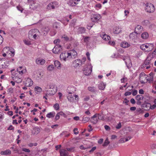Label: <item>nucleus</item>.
I'll list each match as a JSON object with an SVG mask.
<instances>
[{"instance_id": "338daca9", "label": "nucleus", "mask_w": 156, "mask_h": 156, "mask_svg": "<svg viewBox=\"0 0 156 156\" xmlns=\"http://www.w3.org/2000/svg\"><path fill=\"white\" fill-rule=\"evenodd\" d=\"M130 101L131 103L133 104H134L136 103V101L133 98H131L130 99Z\"/></svg>"}, {"instance_id": "c03bdc74", "label": "nucleus", "mask_w": 156, "mask_h": 156, "mask_svg": "<svg viewBox=\"0 0 156 156\" xmlns=\"http://www.w3.org/2000/svg\"><path fill=\"white\" fill-rule=\"evenodd\" d=\"M89 119H90L89 117H85L84 116H83V118L82 121L84 122H88Z\"/></svg>"}, {"instance_id": "a18cd8bd", "label": "nucleus", "mask_w": 156, "mask_h": 156, "mask_svg": "<svg viewBox=\"0 0 156 156\" xmlns=\"http://www.w3.org/2000/svg\"><path fill=\"white\" fill-rule=\"evenodd\" d=\"M54 66L53 65L49 66L48 67V70L49 71H52L54 69Z\"/></svg>"}, {"instance_id": "aec40b11", "label": "nucleus", "mask_w": 156, "mask_h": 156, "mask_svg": "<svg viewBox=\"0 0 156 156\" xmlns=\"http://www.w3.org/2000/svg\"><path fill=\"white\" fill-rule=\"evenodd\" d=\"M136 34L135 32L130 33L129 35L130 39L132 41L135 40L137 38Z\"/></svg>"}, {"instance_id": "37998d69", "label": "nucleus", "mask_w": 156, "mask_h": 156, "mask_svg": "<svg viewBox=\"0 0 156 156\" xmlns=\"http://www.w3.org/2000/svg\"><path fill=\"white\" fill-rule=\"evenodd\" d=\"M90 39V37H86L83 39V41L85 42L86 43H88L89 41V40Z\"/></svg>"}, {"instance_id": "ea45409f", "label": "nucleus", "mask_w": 156, "mask_h": 156, "mask_svg": "<svg viewBox=\"0 0 156 156\" xmlns=\"http://www.w3.org/2000/svg\"><path fill=\"white\" fill-rule=\"evenodd\" d=\"M143 96L141 95H138L136 96V99L138 101L143 99Z\"/></svg>"}, {"instance_id": "dca6fc26", "label": "nucleus", "mask_w": 156, "mask_h": 156, "mask_svg": "<svg viewBox=\"0 0 156 156\" xmlns=\"http://www.w3.org/2000/svg\"><path fill=\"white\" fill-rule=\"evenodd\" d=\"M31 3L30 5V8L32 9H36L38 6V4L34 2V1H33V2Z\"/></svg>"}, {"instance_id": "09e8293b", "label": "nucleus", "mask_w": 156, "mask_h": 156, "mask_svg": "<svg viewBox=\"0 0 156 156\" xmlns=\"http://www.w3.org/2000/svg\"><path fill=\"white\" fill-rule=\"evenodd\" d=\"M147 81H148L150 83L152 82L153 80V77L150 76L148 78H146Z\"/></svg>"}, {"instance_id": "473e14b6", "label": "nucleus", "mask_w": 156, "mask_h": 156, "mask_svg": "<svg viewBox=\"0 0 156 156\" xmlns=\"http://www.w3.org/2000/svg\"><path fill=\"white\" fill-rule=\"evenodd\" d=\"M54 65L55 67L58 69H59L60 68L61 64L60 62L58 61H55L54 62Z\"/></svg>"}, {"instance_id": "052dcab7", "label": "nucleus", "mask_w": 156, "mask_h": 156, "mask_svg": "<svg viewBox=\"0 0 156 156\" xmlns=\"http://www.w3.org/2000/svg\"><path fill=\"white\" fill-rule=\"evenodd\" d=\"M99 115H98V119L100 120H102L104 119V117L101 116V115L99 114Z\"/></svg>"}, {"instance_id": "f3484780", "label": "nucleus", "mask_w": 156, "mask_h": 156, "mask_svg": "<svg viewBox=\"0 0 156 156\" xmlns=\"http://www.w3.org/2000/svg\"><path fill=\"white\" fill-rule=\"evenodd\" d=\"M40 129L38 127H36L33 129L32 131V133L33 135H37L40 133Z\"/></svg>"}, {"instance_id": "0e129e2a", "label": "nucleus", "mask_w": 156, "mask_h": 156, "mask_svg": "<svg viewBox=\"0 0 156 156\" xmlns=\"http://www.w3.org/2000/svg\"><path fill=\"white\" fill-rule=\"evenodd\" d=\"M105 129L106 130H109L110 129V128L109 126L107 125H105L104 126Z\"/></svg>"}, {"instance_id": "9b49d317", "label": "nucleus", "mask_w": 156, "mask_h": 156, "mask_svg": "<svg viewBox=\"0 0 156 156\" xmlns=\"http://www.w3.org/2000/svg\"><path fill=\"white\" fill-rule=\"evenodd\" d=\"M123 60L125 61L127 68H129L131 65L129 58V57L127 56L126 58H124Z\"/></svg>"}, {"instance_id": "c9c22d12", "label": "nucleus", "mask_w": 156, "mask_h": 156, "mask_svg": "<svg viewBox=\"0 0 156 156\" xmlns=\"http://www.w3.org/2000/svg\"><path fill=\"white\" fill-rule=\"evenodd\" d=\"M136 114L137 115H138L140 114H142L144 112V111L141 109V108H137L136 111Z\"/></svg>"}, {"instance_id": "4468645a", "label": "nucleus", "mask_w": 156, "mask_h": 156, "mask_svg": "<svg viewBox=\"0 0 156 156\" xmlns=\"http://www.w3.org/2000/svg\"><path fill=\"white\" fill-rule=\"evenodd\" d=\"M92 72V68H87L83 70V73L86 75H89L91 74Z\"/></svg>"}, {"instance_id": "5701e85b", "label": "nucleus", "mask_w": 156, "mask_h": 156, "mask_svg": "<svg viewBox=\"0 0 156 156\" xmlns=\"http://www.w3.org/2000/svg\"><path fill=\"white\" fill-rule=\"evenodd\" d=\"M22 69L23 67L22 66H20L17 69V72H18L20 74L21 76L22 74L23 73H24L26 72L25 69L24 70L23 69Z\"/></svg>"}, {"instance_id": "1a4fd4ad", "label": "nucleus", "mask_w": 156, "mask_h": 156, "mask_svg": "<svg viewBox=\"0 0 156 156\" xmlns=\"http://www.w3.org/2000/svg\"><path fill=\"white\" fill-rule=\"evenodd\" d=\"M83 62L80 59H77L73 62V64L75 67H77L81 66L83 64Z\"/></svg>"}, {"instance_id": "c756f323", "label": "nucleus", "mask_w": 156, "mask_h": 156, "mask_svg": "<svg viewBox=\"0 0 156 156\" xmlns=\"http://www.w3.org/2000/svg\"><path fill=\"white\" fill-rule=\"evenodd\" d=\"M88 90L93 93H95L97 91L96 88L94 87H88Z\"/></svg>"}, {"instance_id": "2f4dec72", "label": "nucleus", "mask_w": 156, "mask_h": 156, "mask_svg": "<svg viewBox=\"0 0 156 156\" xmlns=\"http://www.w3.org/2000/svg\"><path fill=\"white\" fill-rule=\"evenodd\" d=\"M101 37L103 38V40L105 41L108 40L110 39V37L106 34H103L101 35Z\"/></svg>"}, {"instance_id": "f03ea898", "label": "nucleus", "mask_w": 156, "mask_h": 156, "mask_svg": "<svg viewBox=\"0 0 156 156\" xmlns=\"http://www.w3.org/2000/svg\"><path fill=\"white\" fill-rule=\"evenodd\" d=\"M12 78L17 83H20L22 81L21 76H18L17 73H12Z\"/></svg>"}, {"instance_id": "b1692460", "label": "nucleus", "mask_w": 156, "mask_h": 156, "mask_svg": "<svg viewBox=\"0 0 156 156\" xmlns=\"http://www.w3.org/2000/svg\"><path fill=\"white\" fill-rule=\"evenodd\" d=\"M0 154L3 155L10 154H11V151L9 149H7L4 151H2Z\"/></svg>"}, {"instance_id": "774afa93", "label": "nucleus", "mask_w": 156, "mask_h": 156, "mask_svg": "<svg viewBox=\"0 0 156 156\" xmlns=\"http://www.w3.org/2000/svg\"><path fill=\"white\" fill-rule=\"evenodd\" d=\"M14 129V127L12 125H10L8 128L7 129L8 130H12Z\"/></svg>"}, {"instance_id": "3c124183", "label": "nucleus", "mask_w": 156, "mask_h": 156, "mask_svg": "<svg viewBox=\"0 0 156 156\" xmlns=\"http://www.w3.org/2000/svg\"><path fill=\"white\" fill-rule=\"evenodd\" d=\"M125 139H126V138H125V137L122 138L119 140V143H124L125 142H126L125 141Z\"/></svg>"}, {"instance_id": "2eb2a0df", "label": "nucleus", "mask_w": 156, "mask_h": 156, "mask_svg": "<svg viewBox=\"0 0 156 156\" xmlns=\"http://www.w3.org/2000/svg\"><path fill=\"white\" fill-rule=\"evenodd\" d=\"M143 27L140 25H138L135 28L134 32L137 34H139L143 30Z\"/></svg>"}, {"instance_id": "69168bd1", "label": "nucleus", "mask_w": 156, "mask_h": 156, "mask_svg": "<svg viewBox=\"0 0 156 156\" xmlns=\"http://www.w3.org/2000/svg\"><path fill=\"white\" fill-rule=\"evenodd\" d=\"M96 147H93L91 150L89 152L90 153L92 152H93L95 150H96Z\"/></svg>"}, {"instance_id": "412c9836", "label": "nucleus", "mask_w": 156, "mask_h": 156, "mask_svg": "<svg viewBox=\"0 0 156 156\" xmlns=\"http://www.w3.org/2000/svg\"><path fill=\"white\" fill-rule=\"evenodd\" d=\"M45 60L44 59L37 58L36 60V63L38 65H43L45 62Z\"/></svg>"}, {"instance_id": "6e6d98bb", "label": "nucleus", "mask_w": 156, "mask_h": 156, "mask_svg": "<svg viewBox=\"0 0 156 156\" xmlns=\"http://www.w3.org/2000/svg\"><path fill=\"white\" fill-rule=\"evenodd\" d=\"M67 151H68L73 152L74 151V148L73 147L71 148H66Z\"/></svg>"}, {"instance_id": "e433bc0d", "label": "nucleus", "mask_w": 156, "mask_h": 156, "mask_svg": "<svg viewBox=\"0 0 156 156\" xmlns=\"http://www.w3.org/2000/svg\"><path fill=\"white\" fill-rule=\"evenodd\" d=\"M144 64L145 65H148L149 64L153 65V64L151 63V60H150L148 57L147 58H146L144 62Z\"/></svg>"}, {"instance_id": "bb28decb", "label": "nucleus", "mask_w": 156, "mask_h": 156, "mask_svg": "<svg viewBox=\"0 0 156 156\" xmlns=\"http://www.w3.org/2000/svg\"><path fill=\"white\" fill-rule=\"evenodd\" d=\"M75 0H69L68 2V4L70 6H74L77 4L75 2Z\"/></svg>"}, {"instance_id": "a19ab883", "label": "nucleus", "mask_w": 156, "mask_h": 156, "mask_svg": "<svg viewBox=\"0 0 156 156\" xmlns=\"http://www.w3.org/2000/svg\"><path fill=\"white\" fill-rule=\"evenodd\" d=\"M9 65V62H5L4 64L2 65L3 68H6Z\"/></svg>"}, {"instance_id": "72a5a7b5", "label": "nucleus", "mask_w": 156, "mask_h": 156, "mask_svg": "<svg viewBox=\"0 0 156 156\" xmlns=\"http://www.w3.org/2000/svg\"><path fill=\"white\" fill-rule=\"evenodd\" d=\"M34 89L35 92L37 94L40 93L42 91L41 88L39 87H36Z\"/></svg>"}, {"instance_id": "ddd939ff", "label": "nucleus", "mask_w": 156, "mask_h": 156, "mask_svg": "<svg viewBox=\"0 0 156 156\" xmlns=\"http://www.w3.org/2000/svg\"><path fill=\"white\" fill-rule=\"evenodd\" d=\"M98 115H99V114H96L91 117V119L90 120L91 122L92 123L94 124H95L97 123L98 121L97 117Z\"/></svg>"}, {"instance_id": "9d476101", "label": "nucleus", "mask_w": 156, "mask_h": 156, "mask_svg": "<svg viewBox=\"0 0 156 156\" xmlns=\"http://www.w3.org/2000/svg\"><path fill=\"white\" fill-rule=\"evenodd\" d=\"M61 38L62 39L63 41L65 42H69L71 41L73 38L72 37H68L67 35L65 34H63L61 36Z\"/></svg>"}, {"instance_id": "5fc2aeb1", "label": "nucleus", "mask_w": 156, "mask_h": 156, "mask_svg": "<svg viewBox=\"0 0 156 156\" xmlns=\"http://www.w3.org/2000/svg\"><path fill=\"white\" fill-rule=\"evenodd\" d=\"M22 150L23 151L29 153L30 152V151L29 149H27L25 148H23L22 149Z\"/></svg>"}, {"instance_id": "423d86ee", "label": "nucleus", "mask_w": 156, "mask_h": 156, "mask_svg": "<svg viewBox=\"0 0 156 156\" xmlns=\"http://www.w3.org/2000/svg\"><path fill=\"white\" fill-rule=\"evenodd\" d=\"M71 88H74V87H68L67 89V92L69 93V94L67 96V98L69 101L70 102H73L74 100V96L72 95L71 94H72L73 92L72 91V92H70L68 91L69 90L71 89Z\"/></svg>"}, {"instance_id": "e2e57ef3", "label": "nucleus", "mask_w": 156, "mask_h": 156, "mask_svg": "<svg viewBox=\"0 0 156 156\" xmlns=\"http://www.w3.org/2000/svg\"><path fill=\"white\" fill-rule=\"evenodd\" d=\"M58 114L59 115H63L64 117H66V115L62 112H59Z\"/></svg>"}, {"instance_id": "6ab92c4d", "label": "nucleus", "mask_w": 156, "mask_h": 156, "mask_svg": "<svg viewBox=\"0 0 156 156\" xmlns=\"http://www.w3.org/2000/svg\"><path fill=\"white\" fill-rule=\"evenodd\" d=\"M61 156H68L69 153L67 150L65 149H61L60 151Z\"/></svg>"}, {"instance_id": "6e6552de", "label": "nucleus", "mask_w": 156, "mask_h": 156, "mask_svg": "<svg viewBox=\"0 0 156 156\" xmlns=\"http://www.w3.org/2000/svg\"><path fill=\"white\" fill-rule=\"evenodd\" d=\"M68 55L70 57V59H75L77 56V53L74 50H73L70 52H68Z\"/></svg>"}, {"instance_id": "de8ad7c7", "label": "nucleus", "mask_w": 156, "mask_h": 156, "mask_svg": "<svg viewBox=\"0 0 156 156\" xmlns=\"http://www.w3.org/2000/svg\"><path fill=\"white\" fill-rule=\"evenodd\" d=\"M80 149H83V150H85L86 149H88V148H90V147H84V146L83 145H81L80 147Z\"/></svg>"}, {"instance_id": "a211bd4d", "label": "nucleus", "mask_w": 156, "mask_h": 156, "mask_svg": "<svg viewBox=\"0 0 156 156\" xmlns=\"http://www.w3.org/2000/svg\"><path fill=\"white\" fill-rule=\"evenodd\" d=\"M142 107L145 108V110H149L151 108V104L149 103H145L142 104Z\"/></svg>"}, {"instance_id": "603ef678", "label": "nucleus", "mask_w": 156, "mask_h": 156, "mask_svg": "<svg viewBox=\"0 0 156 156\" xmlns=\"http://www.w3.org/2000/svg\"><path fill=\"white\" fill-rule=\"evenodd\" d=\"M147 77V76H146L145 73L144 72H142L139 75V77Z\"/></svg>"}, {"instance_id": "49530a36", "label": "nucleus", "mask_w": 156, "mask_h": 156, "mask_svg": "<svg viewBox=\"0 0 156 156\" xmlns=\"http://www.w3.org/2000/svg\"><path fill=\"white\" fill-rule=\"evenodd\" d=\"M109 142L108 141V139H107L105 140L104 143L103 144V146H106L109 144Z\"/></svg>"}, {"instance_id": "680f3d73", "label": "nucleus", "mask_w": 156, "mask_h": 156, "mask_svg": "<svg viewBox=\"0 0 156 156\" xmlns=\"http://www.w3.org/2000/svg\"><path fill=\"white\" fill-rule=\"evenodd\" d=\"M24 42L27 45H30L31 44L30 42V41H27L26 40L24 41Z\"/></svg>"}, {"instance_id": "f257e3e1", "label": "nucleus", "mask_w": 156, "mask_h": 156, "mask_svg": "<svg viewBox=\"0 0 156 156\" xmlns=\"http://www.w3.org/2000/svg\"><path fill=\"white\" fill-rule=\"evenodd\" d=\"M145 11L149 13L153 12L155 10L154 6L151 3H148L146 5Z\"/></svg>"}, {"instance_id": "393cba45", "label": "nucleus", "mask_w": 156, "mask_h": 156, "mask_svg": "<svg viewBox=\"0 0 156 156\" xmlns=\"http://www.w3.org/2000/svg\"><path fill=\"white\" fill-rule=\"evenodd\" d=\"M37 30V29H34L30 30L29 31L28 36V37L30 39H31L32 36H33V35L35 33V32Z\"/></svg>"}, {"instance_id": "f704fd0d", "label": "nucleus", "mask_w": 156, "mask_h": 156, "mask_svg": "<svg viewBox=\"0 0 156 156\" xmlns=\"http://www.w3.org/2000/svg\"><path fill=\"white\" fill-rule=\"evenodd\" d=\"M55 115V113L54 112H51L48 114L46 115V117L49 118H53Z\"/></svg>"}, {"instance_id": "4be33fe9", "label": "nucleus", "mask_w": 156, "mask_h": 156, "mask_svg": "<svg viewBox=\"0 0 156 156\" xmlns=\"http://www.w3.org/2000/svg\"><path fill=\"white\" fill-rule=\"evenodd\" d=\"M33 82L30 79H28L25 82V84L26 86L30 87L32 85Z\"/></svg>"}, {"instance_id": "79ce46f5", "label": "nucleus", "mask_w": 156, "mask_h": 156, "mask_svg": "<svg viewBox=\"0 0 156 156\" xmlns=\"http://www.w3.org/2000/svg\"><path fill=\"white\" fill-rule=\"evenodd\" d=\"M147 78V77H145V78L144 77H139V79L140 83L142 84L145 83V82L144 81V80Z\"/></svg>"}, {"instance_id": "20e7f679", "label": "nucleus", "mask_w": 156, "mask_h": 156, "mask_svg": "<svg viewBox=\"0 0 156 156\" xmlns=\"http://www.w3.org/2000/svg\"><path fill=\"white\" fill-rule=\"evenodd\" d=\"M62 48L60 45L57 44L52 49V52L55 54H58L62 51Z\"/></svg>"}, {"instance_id": "39448f33", "label": "nucleus", "mask_w": 156, "mask_h": 156, "mask_svg": "<svg viewBox=\"0 0 156 156\" xmlns=\"http://www.w3.org/2000/svg\"><path fill=\"white\" fill-rule=\"evenodd\" d=\"M101 18V16L98 14H92L91 16V19L93 22L98 21Z\"/></svg>"}, {"instance_id": "c85d7f7f", "label": "nucleus", "mask_w": 156, "mask_h": 156, "mask_svg": "<svg viewBox=\"0 0 156 156\" xmlns=\"http://www.w3.org/2000/svg\"><path fill=\"white\" fill-rule=\"evenodd\" d=\"M98 87L100 90H104L105 88V85L103 83H101L98 85Z\"/></svg>"}, {"instance_id": "cd10ccee", "label": "nucleus", "mask_w": 156, "mask_h": 156, "mask_svg": "<svg viewBox=\"0 0 156 156\" xmlns=\"http://www.w3.org/2000/svg\"><path fill=\"white\" fill-rule=\"evenodd\" d=\"M121 31V29L119 27H116L113 29V32L114 34H118Z\"/></svg>"}, {"instance_id": "4d7b16f0", "label": "nucleus", "mask_w": 156, "mask_h": 156, "mask_svg": "<svg viewBox=\"0 0 156 156\" xmlns=\"http://www.w3.org/2000/svg\"><path fill=\"white\" fill-rule=\"evenodd\" d=\"M17 8L19 11H20L21 12H22L23 9L21 6L20 5L18 6H17Z\"/></svg>"}, {"instance_id": "864d4df0", "label": "nucleus", "mask_w": 156, "mask_h": 156, "mask_svg": "<svg viewBox=\"0 0 156 156\" xmlns=\"http://www.w3.org/2000/svg\"><path fill=\"white\" fill-rule=\"evenodd\" d=\"M142 23L143 25H146L149 23V21L147 20H144L142 22Z\"/></svg>"}, {"instance_id": "0eeeda50", "label": "nucleus", "mask_w": 156, "mask_h": 156, "mask_svg": "<svg viewBox=\"0 0 156 156\" xmlns=\"http://www.w3.org/2000/svg\"><path fill=\"white\" fill-rule=\"evenodd\" d=\"M58 3L57 2H54L50 3L48 5V8L49 9H53L55 7H58Z\"/></svg>"}, {"instance_id": "8fccbe9b", "label": "nucleus", "mask_w": 156, "mask_h": 156, "mask_svg": "<svg viewBox=\"0 0 156 156\" xmlns=\"http://www.w3.org/2000/svg\"><path fill=\"white\" fill-rule=\"evenodd\" d=\"M53 107L56 110H58L59 108V105L57 103L55 104L54 105Z\"/></svg>"}, {"instance_id": "f8f14e48", "label": "nucleus", "mask_w": 156, "mask_h": 156, "mask_svg": "<svg viewBox=\"0 0 156 156\" xmlns=\"http://www.w3.org/2000/svg\"><path fill=\"white\" fill-rule=\"evenodd\" d=\"M48 87L50 89H52L54 90L53 89L54 88V86L52 85H50L49 86L47 85V87ZM55 92L56 91L54 90H51V92L49 93L48 94L47 93L46 94V96H47L48 94L50 95H54L55 94Z\"/></svg>"}, {"instance_id": "4c0bfd02", "label": "nucleus", "mask_w": 156, "mask_h": 156, "mask_svg": "<svg viewBox=\"0 0 156 156\" xmlns=\"http://www.w3.org/2000/svg\"><path fill=\"white\" fill-rule=\"evenodd\" d=\"M42 32H45L44 33V34H47L49 32V28L48 27H45L42 29Z\"/></svg>"}, {"instance_id": "58836bf2", "label": "nucleus", "mask_w": 156, "mask_h": 156, "mask_svg": "<svg viewBox=\"0 0 156 156\" xmlns=\"http://www.w3.org/2000/svg\"><path fill=\"white\" fill-rule=\"evenodd\" d=\"M141 37L143 39H146L148 37V34L147 33L144 32L141 35Z\"/></svg>"}, {"instance_id": "a878e982", "label": "nucleus", "mask_w": 156, "mask_h": 156, "mask_svg": "<svg viewBox=\"0 0 156 156\" xmlns=\"http://www.w3.org/2000/svg\"><path fill=\"white\" fill-rule=\"evenodd\" d=\"M121 46L123 48H127L130 46V44L126 41H124L121 43Z\"/></svg>"}, {"instance_id": "7c9ffc66", "label": "nucleus", "mask_w": 156, "mask_h": 156, "mask_svg": "<svg viewBox=\"0 0 156 156\" xmlns=\"http://www.w3.org/2000/svg\"><path fill=\"white\" fill-rule=\"evenodd\" d=\"M149 46V44H143L140 46V48L143 50H145L146 48H148Z\"/></svg>"}, {"instance_id": "13d9d810", "label": "nucleus", "mask_w": 156, "mask_h": 156, "mask_svg": "<svg viewBox=\"0 0 156 156\" xmlns=\"http://www.w3.org/2000/svg\"><path fill=\"white\" fill-rule=\"evenodd\" d=\"M121 122H119L118 124L116 126V129H119L121 128Z\"/></svg>"}, {"instance_id": "bf43d9fd", "label": "nucleus", "mask_w": 156, "mask_h": 156, "mask_svg": "<svg viewBox=\"0 0 156 156\" xmlns=\"http://www.w3.org/2000/svg\"><path fill=\"white\" fill-rule=\"evenodd\" d=\"M129 101L126 98H125L124 101H123V103L125 104L126 105H128V103L129 102Z\"/></svg>"}, {"instance_id": "7ed1b4c3", "label": "nucleus", "mask_w": 156, "mask_h": 156, "mask_svg": "<svg viewBox=\"0 0 156 156\" xmlns=\"http://www.w3.org/2000/svg\"><path fill=\"white\" fill-rule=\"evenodd\" d=\"M60 58L61 60H63L65 61L70 60L68 52H66L62 53L60 55Z\"/></svg>"}]
</instances>
